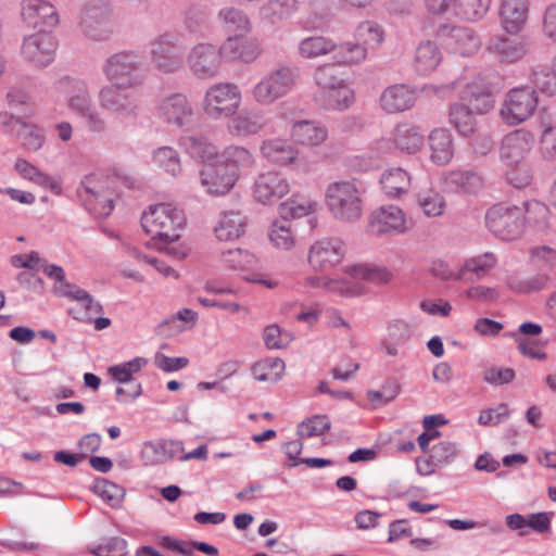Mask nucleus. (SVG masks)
I'll list each match as a JSON object with an SVG mask.
<instances>
[{
    "label": "nucleus",
    "instance_id": "nucleus-1",
    "mask_svg": "<svg viewBox=\"0 0 556 556\" xmlns=\"http://www.w3.org/2000/svg\"><path fill=\"white\" fill-rule=\"evenodd\" d=\"M53 91L65 99L66 108L83 121L88 131L92 134L106 131V121L97 109L86 80L63 76L54 81Z\"/></svg>",
    "mask_w": 556,
    "mask_h": 556
},
{
    "label": "nucleus",
    "instance_id": "nucleus-2",
    "mask_svg": "<svg viewBox=\"0 0 556 556\" xmlns=\"http://www.w3.org/2000/svg\"><path fill=\"white\" fill-rule=\"evenodd\" d=\"M364 193L356 179L336 180L326 187L325 203L336 219L355 222L363 214Z\"/></svg>",
    "mask_w": 556,
    "mask_h": 556
},
{
    "label": "nucleus",
    "instance_id": "nucleus-3",
    "mask_svg": "<svg viewBox=\"0 0 556 556\" xmlns=\"http://www.w3.org/2000/svg\"><path fill=\"white\" fill-rule=\"evenodd\" d=\"M299 76L300 70L296 66L281 65L271 70L252 88L253 101L261 106L274 104L295 87Z\"/></svg>",
    "mask_w": 556,
    "mask_h": 556
},
{
    "label": "nucleus",
    "instance_id": "nucleus-4",
    "mask_svg": "<svg viewBox=\"0 0 556 556\" xmlns=\"http://www.w3.org/2000/svg\"><path fill=\"white\" fill-rule=\"evenodd\" d=\"M144 231L157 241H176L178 230L185 225L184 213L172 204L161 203L150 207L141 217Z\"/></svg>",
    "mask_w": 556,
    "mask_h": 556
},
{
    "label": "nucleus",
    "instance_id": "nucleus-5",
    "mask_svg": "<svg viewBox=\"0 0 556 556\" xmlns=\"http://www.w3.org/2000/svg\"><path fill=\"white\" fill-rule=\"evenodd\" d=\"M485 224L495 237L506 241L516 240L525 230L523 208L517 205H493L485 214Z\"/></svg>",
    "mask_w": 556,
    "mask_h": 556
},
{
    "label": "nucleus",
    "instance_id": "nucleus-6",
    "mask_svg": "<svg viewBox=\"0 0 556 556\" xmlns=\"http://www.w3.org/2000/svg\"><path fill=\"white\" fill-rule=\"evenodd\" d=\"M538 104L539 98L533 88H513L504 97L500 116L508 126H517L533 115Z\"/></svg>",
    "mask_w": 556,
    "mask_h": 556
},
{
    "label": "nucleus",
    "instance_id": "nucleus-7",
    "mask_svg": "<svg viewBox=\"0 0 556 556\" xmlns=\"http://www.w3.org/2000/svg\"><path fill=\"white\" fill-rule=\"evenodd\" d=\"M142 64V58L135 51H119L110 55L103 63L102 71L112 84H123L126 87H138L141 78L137 74Z\"/></svg>",
    "mask_w": 556,
    "mask_h": 556
},
{
    "label": "nucleus",
    "instance_id": "nucleus-8",
    "mask_svg": "<svg viewBox=\"0 0 556 556\" xmlns=\"http://www.w3.org/2000/svg\"><path fill=\"white\" fill-rule=\"evenodd\" d=\"M240 88L231 83H220L210 87L204 97V112L213 117L232 116L241 103Z\"/></svg>",
    "mask_w": 556,
    "mask_h": 556
},
{
    "label": "nucleus",
    "instance_id": "nucleus-9",
    "mask_svg": "<svg viewBox=\"0 0 556 556\" xmlns=\"http://www.w3.org/2000/svg\"><path fill=\"white\" fill-rule=\"evenodd\" d=\"M79 25L87 37L93 40L106 39L115 29L112 8L102 0L88 3L81 13Z\"/></svg>",
    "mask_w": 556,
    "mask_h": 556
},
{
    "label": "nucleus",
    "instance_id": "nucleus-10",
    "mask_svg": "<svg viewBox=\"0 0 556 556\" xmlns=\"http://www.w3.org/2000/svg\"><path fill=\"white\" fill-rule=\"evenodd\" d=\"M469 104L456 102L450 106V122L464 137L472 136L476 131L477 119L475 114H485L492 108L490 98L484 92L472 96L469 99Z\"/></svg>",
    "mask_w": 556,
    "mask_h": 556
},
{
    "label": "nucleus",
    "instance_id": "nucleus-11",
    "mask_svg": "<svg viewBox=\"0 0 556 556\" xmlns=\"http://www.w3.org/2000/svg\"><path fill=\"white\" fill-rule=\"evenodd\" d=\"M132 88L112 83L103 86L98 93L100 106L118 117H135L138 111V100L131 91Z\"/></svg>",
    "mask_w": 556,
    "mask_h": 556
},
{
    "label": "nucleus",
    "instance_id": "nucleus-12",
    "mask_svg": "<svg viewBox=\"0 0 556 556\" xmlns=\"http://www.w3.org/2000/svg\"><path fill=\"white\" fill-rule=\"evenodd\" d=\"M150 59L154 67L165 74L178 71L182 64V54L176 38L170 34L157 36L150 45Z\"/></svg>",
    "mask_w": 556,
    "mask_h": 556
},
{
    "label": "nucleus",
    "instance_id": "nucleus-13",
    "mask_svg": "<svg viewBox=\"0 0 556 556\" xmlns=\"http://www.w3.org/2000/svg\"><path fill=\"white\" fill-rule=\"evenodd\" d=\"M245 33H239L227 37L219 46L223 60L228 62L252 63L263 53L258 39L245 37Z\"/></svg>",
    "mask_w": 556,
    "mask_h": 556
},
{
    "label": "nucleus",
    "instance_id": "nucleus-14",
    "mask_svg": "<svg viewBox=\"0 0 556 556\" xmlns=\"http://www.w3.org/2000/svg\"><path fill=\"white\" fill-rule=\"evenodd\" d=\"M21 16L24 23L39 34H46L59 24V14L54 5L46 0H23Z\"/></svg>",
    "mask_w": 556,
    "mask_h": 556
},
{
    "label": "nucleus",
    "instance_id": "nucleus-15",
    "mask_svg": "<svg viewBox=\"0 0 556 556\" xmlns=\"http://www.w3.org/2000/svg\"><path fill=\"white\" fill-rule=\"evenodd\" d=\"M345 253V244L341 240L323 238L311 245L308 264L315 270H328L340 264Z\"/></svg>",
    "mask_w": 556,
    "mask_h": 556
},
{
    "label": "nucleus",
    "instance_id": "nucleus-16",
    "mask_svg": "<svg viewBox=\"0 0 556 556\" xmlns=\"http://www.w3.org/2000/svg\"><path fill=\"white\" fill-rule=\"evenodd\" d=\"M223 60L219 48L207 42H200L192 47L188 54V65L190 71L202 79H211L215 77L220 67Z\"/></svg>",
    "mask_w": 556,
    "mask_h": 556
},
{
    "label": "nucleus",
    "instance_id": "nucleus-17",
    "mask_svg": "<svg viewBox=\"0 0 556 556\" xmlns=\"http://www.w3.org/2000/svg\"><path fill=\"white\" fill-rule=\"evenodd\" d=\"M369 228L376 235H402L408 231L409 223L402 208L384 205L370 214Z\"/></svg>",
    "mask_w": 556,
    "mask_h": 556
},
{
    "label": "nucleus",
    "instance_id": "nucleus-18",
    "mask_svg": "<svg viewBox=\"0 0 556 556\" xmlns=\"http://www.w3.org/2000/svg\"><path fill=\"white\" fill-rule=\"evenodd\" d=\"M534 146V136L526 129L510 131L502 139L500 147V159L506 164H520Z\"/></svg>",
    "mask_w": 556,
    "mask_h": 556
},
{
    "label": "nucleus",
    "instance_id": "nucleus-19",
    "mask_svg": "<svg viewBox=\"0 0 556 556\" xmlns=\"http://www.w3.org/2000/svg\"><path fill=\"white\" fill-rule=\"evenodd\" d=\"M437 37L455 53L462 55H470L480 47L479 37L467 27L441 24L437 29Z\"/></svg>",
    "mask_w": 556,
    "mask_h": 556
},
{
    "label": "nucleus",
    "instance_id": "nucleus-20",
    "mask_svg": "<svg viewBox=\"0 0 556 556\" xmlns=\"http://www.w3.org/2000/svg\"><path fill=\"white\" fill-rule=\"evenodd\" d=\"M290 192V182L277 172L260 174L253 186L254 199L263 204H274Z\"/></svg>",
    "mask_w": 556,
    "mask_h": 556
},
{
    "label": "nucleus",
    "instance_id": "nucleus-21",
    "mask_svg": "<svg viewBox=\"0 0 556 556\" xmlns=\"http://www.w3.org/2000/svg\"><path fill=\"white\" fill-rule=\"evenodd\" d=\"M193 115V109L182 93H172L165 97L159 105V116L165 123L176 126L188 124Z\"/></svg>",
    "mask_w": 556,
    "mask_h": 556
},
{
    "label": "nucleus",
    "instance_id": "nucleus-22",
    "mask_svg": "<svg viewBox=\"0 0 556 556\" xmlns=\"http://www.w3.org/2000/svg\"><path fill=\"white\" fill-rule=\"evenodd\" d=\"M233 173L219 162L205 165L200 172V182L210 194L220 195L229 192L236 184Z\"/></svg>",
    "mask_w": 556,
    "mask_h": 556
},
{
    "label": "nucleus",
    "instance_id": "nucleus-23",
    "mask_svg": "<svg viewBox=\"0 0 556 556\" xmlns=\"http://www.w3.org/2000/svg\"><path fill=\"white\" fill-rule=\"evenodd\" d=\"M55 46L47 34H37L27 37L22 46V54L36 66H47L54 59Z\"/></svg>",
    "mask_w": 556,
    "mask_h": 556
},
{
    "label": "nucleus",
    "instance_id": "nucleus-24",
    "mask_svg": "<svg viewBox=\"0 0 556 556\" xmlns=\"http://www.w3.org/2000/svg\"><path fill=\"white\" fill-rule=\"evenodd\" d=\"M315 83L318 86V90L314 94V101L319 106H333L338 102L331 101V90L336 87L345 84L339 75L338 70L333 64H323L315 70L314 73Z\"/></svg>",
    "mask_w": 556,
    "mask_h": 556
},
{
    "label": "nucleus",
    "instance_id": "nucleus-25",
    "mask_svg": "<svg viewBox=\"0 0 556 556\" xmlns=\"http://www.w3.org/2000/svg\"><path fill=\"white\" fill-rule=\"evenodd\" d=\"M60 292L61 296H67L77 302L79 307L71 308V313L77 320L91 323L92 317L102 311L100 303L96 302L87 291L74 285H63Z\"/></svg>",
    "mask_w": 556,
    "mask_h": 556
},
{
    "label": "nucleus",
    "instance_id": "nucleus-26",
    "mask_svg": "<svg viewBox=\"0 0 556 556\" xmlns=\"http://www.w3.org/2000/svg\"><path fill=\"white\" fill-rule=\"evenodd\" d=\"M260 152L269 163L278 166L292 165L299 156V150L282 138H269L262 141Z\"/></svg>",
    "mask_w": 556,
    "mask_h": 556
},
{
    "label": "nucleus",
    "instance_id": "nucleus-27",
    "mask_svg": "<svg viewBox=\"0 0 556 556\" xmlns=\"http://www.w3.org/2000/svg\"><path fill=\"white\" fill-rule=\"evenodd\" d=\"M266 127V119L260 112L242 110L229 119L227 129L230 135L247 138L261 134Z\"/></svg>",
    "mask_w": 556,
    "mask_h": 556
},
{
    "label": "nucleus",
    "instance_id": "nucleus-28",
    "mask_svg": "<svg viewBox=\"0 0 556 556\" xmlns=\"http://www.w3.org/2000/svg\"><path fill=\"white\" fill-rule=\"evenodd\" d=\"M488 49L500 60L511 63L527 55L529 43L523 38L496 36L489 41Z\"/></svg>",
    "mask_w": 556,
    "mask_h": 556
},
{
    "label": "nucleus",
    "instance_id": "nucleus-29",
    "mask_svg": "<svg viewBox=\"0 0 556 556\" xmlns=\"http://www.w3.org/2000/svg\"><path fill=\"white\" fill-rule=\"evenodd\" d=\"M528 0H503L500 9L501 25L508 34H518L528 18Z\"/></svg>",
    "mask_w": 556,
    "mask_h": 556
},
{
    "label": "nucleus",
    "instance_id": "nucleus-30",
    "mask_svg": "<svg viewBox=\"0 0 556 556\" xmlns=\"http://www.w3.org/2000/svg\"><path fill=\"white\" fill-rule=\"evenodd\" d=\"M416 100L414 90L406 85H392L380 96L381 108L388 113H399L410 109Z\"/></svg>",
    "mask_w": 556,
    "mask_h": 556
},
{
    "label": "nucleus",
    "instance_id": "nucleus-31",
    "mask_svg": "<svg viewBox=\"0 0 556 556\" xmlns=\"http://www.w3.org/2000/svg\"><path fill=\"white\" fill-rule=\"evenodd\" d=\"M291 137L301 146L318 147L326 141L328 130L317 122L304 119L292 124Z\"/></svg>",
    "mask_w": 556,
    "mask_h": 556
},
{
    "label": "nucleus",
    "instance_id": "nucleus-32",
    "mask_svg": "<svg viewBox=\"0 0 556 556\" xmlns=\"http://www.w3.org/2000/svg\"><path fill=\"white\" fill-rule=\"evenodd\" d=\"M182 446L179 442L159 440L144 442L141 448V457L149 464H162L173 459Z\"/></svg>",
    "mask_w": 556,
    "mask_h": 556
},
{
    "label": "nucleus",
    "instance_id": "nucleus-33",
    "mask_svg": "<svg viewBox=\"0 0 556 556\" xmlns=\"http://www.w3.org/2000/svg\"><path fill=\"white\" fill-rule=\"evenodd\" d=\"M220 159L219 163L233 173L236 180L241 172L252 168L255 162L253 153L248 148L235 144L226 147Z\"/></svg>",
    "mask_w": 556,
    "mask_h": 556
},
{
    "label": "nucleus",
    "instance_id": "nucleus-34",
    "mask_svg": "<svg viewBox=\"0 0 556 556\" xmlns=\"http://www.w3.org/2000/svg\"><path fill=\"white\" fill-rule=\"evenodd\" d=\"M496 264L493 253H483L465 261L457 270V278L465 282H475L481 279Z\"/></svg>",
    "mask_w": 556,
    "mask_h": 556
},
{
    "label": "nucleus",
    "instance_id": "nucleus-35",
    "mask_svg": "<svg viewBox=\"0 0 556 556\" xmlns=\"http://www.w3.org/2000/svg\"><path fill=\"white\" fill-rule=\"evenodd\" d=\"M431 160L438 165L447 164L454 154L452 135L447 129L437 128L429 135Z\"/></svg>",
    "mask_w": 556,
    "mask_h": 556
},
{
    "label": "nucleus",
    "instance_id": "nucleus-36",
    "mask_svg": "<svg viewBox=\"0 0 556 556\" xmlns=\"http://www.w3.org/2000/svg\"><path fill=\"white\" fill-rule=\"evenodd\" d=\"M523 223L538 232H544L551 225V211L548 206L538 200L523 203Z\"/></svg>",
    "mask_w": 556,
    "mask_h": 556
},
{
    "label": "nucleus",
    "instance_id": "nucleus-37",
    "mask_svg": "<svg viewBox=\"0 0 556 556\" xmlns=\"http://www.w3.org/2000/svg\"><path fill=\"white\" fill-rule=\"evenodd\" d=\"M442 60V53L437 45L430 40L419 43L414 58V67L421 74L426 75L437 68Z\"/></svg>",
    "mask_w": 556,
    "mask_h": 556
},
{
    "label": "nucleus",
    "instance_id": "nucleus-38",
    "mask_svg": "<svg viewBox=\"0 0 556 556\" xmlns=\"http://www.w3.org/2000/svg\"><path fill=\"white\" fill-rule=\"evenodd\" d=\"M245 228V218L240 212H226L214 228L217 239L229 241L238 239Z\"/></svg>",
    "mask_w": 556,
    "mask_h": 556
},
{
    "label": "nucleus",
    "instance_id": "nucleus-39",
    "mask_svg": "<svg viewBox=\"0 0 556 556\" xmlns=\"http://www.w3.org/2000/svg\"><path fill=\"white\" fill-rule=\"evenodd\" d=\"M220 263L229 270L245 273L257 267L258 258L247 250L231 249L220 254Z\"/></svg>",
    "mask_w": 556,
    "mask_h": 556
},
{
    "label": "nucleus",
    "instance_id": "nucleus-40",
    "mask_svg": "<svg viewBox=\"0 0 556 556\" xmlns=\"http://www.w3.org/2000/svg\"><path fill=\"white\" fill-rule=\"evenodd\" d=\"M393 142L403 152L416 153L424 144V136L415 126L397 125L393 130Z\"/></svg>",
    "mask_w": 556,
    "mask_h": 556
},
{
    "label": "nucleus",
    "instance_id": "nucleus-41",
    "mask_svg": "<svg viewBox=\"0 0 556 556\" xmlns=\"http://www.w3.org/2000/svg\"><path fill=\"white\" fill-rule=\"evenodd\" d=\"M448 185L463 191L464 193L476 194L480 192L485 185L484 177L475 170H454L446 178Z\"/></svg>",
    "mask_w": 556,
    "mask_h": 556
},
{
    "label": "nucleus",
    "instance_id": "nucleus-42",
    "mask_svg": "<svg viewBox=\"0 0 556 556\" xmlns=\"http://www.w3.org/2000/svg\"><path fill=\"white\" fill-rule=\"evenodd\" d=\"M338 45L326 36H309L299 43V54L304 59H316L333 53Z\"/></svg>",
    "mask_w": 556,
    "mask_h": 556
},
{
    "label": "nucleus",
    "instance_id": "nucleus-43",
    "mask_svg": "<svg viewBox=\"0 0 556 556\" xmlns=\"http://www.w3.org/2000/svg\"><path fill=\"white\" fill-rule=\"evenodd\" d=\"M112 190V180L108 176L91 174L83 179L78 193L86 204L88 202H94L96 197L103 195Z\"/></svg>",
    "mask_w": 556,
    "mask_h": 556
},
{
    "label": "nucleus",
    "instance_id": "nucleus-44",
    "mask_svg": "<svg viewBox=\"0 0 556 556\" xmlns=\"http://www.w3.org/2000/svg\"><path fill=\"white\" fill-rule=\"evenodd\" d=\"M380 184L389 197L395 198L408 190L410 176L403 168H391L382 174Z\"/></svg>",
    "mask_w": 556,
    "mask_h": 556
},
{
    "label": "nucleus",
    "instance_id": "nucleus-45",
    "mask_svg": "<svg viewBox=\"0 0 556 556\" xmlns=\"http://www.w3.org/2000/svg\"><path fill=\"white\" fill-rule=\"evenodd\" d=\"M14 169L21 177L40 187L50 189L52 191L59 189V185L48 174L41 172L38 167L25 159H17L14 163Z\"/></svg>",
    "mask_w": 556,
    "mask_h": 556
},
{
    "label": "nucleus",
    "instance_id": "nucleus-46",
    "mask_svg": "<svg viewBox=\"0 0 556 556\" xmlns=\"http://www.w3.org/2000/svg\"><path fill=\"white\" fill-rule=\"evenodd\" d=\"M285 362L280 358H266L257 362L252 367V374L255 380L260 382L275 383L279 381L285 374Z\"/></svg>",
    "mask_w": 556,
    "mask_h": 556
},
{
    "label": "nucleus",
    "instance_id": "nucleus-47",
    "mask_svg": "<svg viewBox=\"0 0 556 556\" xmlns=\"http://www.w3.org/2000/svg\"><path fill=\"white\" fill-rule=\"evenodd\" d=\"M299 9L298 0H269L262 8V15L275 23L289 18Z\"/></svg>",
    "mask_w": 556,
    "mask_h": 556
},
{
    "label": "nucleus",
    "instance_id": "nucleus-48",
    "mask_svg": "<svg viewBox=\"0 0 556 556\" xmlns=\"http://www.w3.org/2000/svg\"><path fill=\"white\" fill-rule=\"evenodd\" d=\"M268 237L273 245L279 250L289 251L295 245L291 223L286 219L274 222Z\"/></svg>",
    "mask_w": 556,
    "mask_h": 556
},
{
    "label": "nucleus",
    "instance_id": "nucleus-49",
    "mask_svg": "<svg viewBox=\"0 0 556 556\" xmlns=\"http://www.w3.org/2000/svg\"><path fill=\"white\" fill-rule=\"evenodd\" d=\"M417 204L428 217L441 216L446 207L444 197L432 189L419 192L417 195Z\"/></svg>",
    "mask_w": 556,
    "mask_h": 556
},
{
    "label": "nucleus",
    "instance_id": "nucleus-50",
    "mask_svg": "<svg viewBox=\"0 0 556 556\" xmlns=\"http://www.w3.org/2000/svg\"><path fill=\"white\" fill-rule=\"evenodd\" d=\"M181 144L192 157L203 161L213 159L217 153L215 146L201 136L184 137Z\"/></svg>",
    "mask_w": 556,
    "mask_h": 556
},
{
    "label": "nucleus",
    "instance_id": "nucleus-51",
    "mask_svg": "<svg viewBox=\"0 0 556 556\" xmlns=\"http://www.w3.org/2000/svg\"><path fill=\"white\" fill-rule=\"evenodd\" d=\"M334 53V56L341 64L352 65L366 60L367 48L364 45H361L357 40L355 42L348 41L338 45Z\"/></svg>",
    "mask_w": 556,
    "mask_h": 556
},
{
    "label": "nucleus",
    "instance_id": "nucleus-52",
    "mask_svg": "<svg viewBox=\"0 0 556 556\" xmlns=\"http://www.w3.org/2000/svg\"><path fill=\"white\" fill-rule=\"evenodd\" d=\"M317 206V202L308 200L299 202L295 198H292L280 204L279 213L282 219L289 220V218L308 216L316 211Z\"/></svg>",
    "mask_w": 556,
    "mask_h": 556
},
{
    "label": "nucleus",
    "instance_id": "nucleus-53",
    "mask_svg": "<svg viewBox=\"0 0 556 556\" xmlns=\"http://www.w3.org/2000/svg\"><path fill=\"white\" fill-rule=\"evenodd\" d=\"M93 491L103 501H105L110 506L114 508L119 507L122 505L123 498L125 496L124 488L106 479L97 480L93 485Z\"/></svg>",
    "mask_w": 556,
    "mask_h": 556
},
{
    "label": "nucleus",
    "instance_id": "nucleus-54",
    "mask_svg": "<svg viewBox=\"0 0 556 556\" xmlns=\"http://www.w3.org/2000/svg\"><path fill=\"white\" fill-rule=\"evenodd\" d=\"M348 273L354 280H366L379 285L388 283L392 279V274L389 270L366 265L350 267Z\"/></svg>",
    "mask_w": 556,
    "mask_h": 556
},
{
    "label": "nucleus",
    "instance_id": "nucleus-55",
    "mask_svg": "<svg viewBox=\"0 0 556 556\" xmlns=\"http://www.w3.org/2000/svg\"><path fill=\"white\" fill-rule=\"evenodd\" d=\"M17 138L22 147L31 152L38 151L45 143V135L42 130L34 125L20 123Z\"/></svg>",
    "mask_w": 556,
    "mask_h": 556
},
{
    "label": "nucleus",
    "instance_id": "nucleus-56",
    "mask_svg": "<svg viewBox=\"0 0 556 556\" xmlns=\"http://www.w3.org/2000/svg\"><path fill=\"white\" fill-rule=\"evenodd\" d=\"M154 163L164 168L172 176H177L180 170V159L178 153L170 147H162L153 152Z\"/></svg>",
    "mask_w": 556,
    "mask_h": 556
},
{
    "label": "nucleus",
    "instance_id": "nucleus-57",
    "mask_svg": "<svg viewBox=\"0 0 556 556\" xmlns=\"http://www.w3.org/2000/svg\"><path fill=\"white\" fill-rule=\"evenodd\" d=\"M355 38L367 48L368 46L379 45L383 39V33L377 24L367 21L357 26Z\"/></svg>",
    "mask_w": 556,
    "mask_h": 556
},
{
    "label": "nucleus",
    "instance_id": "nucleus-58",
    "mask_svg": "<svg viewBox=\"0 0 556 556\" xmlns=\"http://www.w3.org/2000/svg\"><path fill=\"white\" fill-rule=\"evenodd\" d=\"M331 424L326 415H316L299 425L298 432L301 437L311 438L326 433Z\"/></svg>",
    "mask_w": 556,
    "mask_h": 556
},
{
    "label": "nucleus",
    "instance_id": "nucleus-59",
    "mask_svg": "<svg viewBox=\"0 0 556 556\" xmlns=\"http://www.w3.org/2000/svg\"><path fill=\"white\" fill-rule=\"evenodd\" d=\"M507 166L506 178L510 185L521 189L531 184L533 175L530 166L526 162Z\"/></svg>",
    "mask_w": 556,
    "mask_h": 556
},
{
    "label": "nucleus",
    "instance_id": "nucleus-60",
    "mask_svg": "<svg viewBox=\"0 0 556 556\" xmlns=\"http://www.w3.org/2000/svg\"><path fill=\"white\" fill-rule=\"evenodd\" d=\"M263 339L268 349H283L293 337L288 331H282L278 325H269L264 329Z\"/></svg>",
    "mask_w": 556,
    "mask_h": 556
},
{
    "label": "nucleus",
    "instance_id": "nucleus-61",
    "mask_svg": "<svg viewBox=\"0 0 556 556\" xmlns=\"http://www.w3.org/2000/svg\"><path fill=\"white\" fill-rule=\"evenodd\" d=\"M533 85L546 94H553L556 91V73L549 72L545 67H536L531 75Z\"/></svg>",
    "mask_w": 556,
    "mask_h": 556
},
{
    "label": "nucleus",
    "instance_id": "nucleus-62",
    "mask_svg": "<svg viewBox=\"0 0 556 556\" xmlns=\"http://www.w3.org/2000/svg\"><path fill=\"white\" fill-rule=\"evenodd\" d=\"M491 0H458L457 8L470 21L481 18L489 10Z\"/></svg>",
    "mask_w": 556,
    "mask_h": 556
},
{
    "label": "nucleus",
    "instance_id": "nucleus-63",
    "mask_svg": "<svg viewBox=\"0 0 556 556\" xmlns=\"http://www.w3.org/2000/svg\"><path fill=\"white\" fill-rule=\"evenodd\" d=\"M540 152L544 160L556 161V125L547 126L542 131Z\"/></svg>",
    "mask_w": 556,
    "mask_h": 556
},
{
    "label": "nucleus",
    "instance_id": "nucleus-64",
    "mask_svg": "<svg viewBox=\"0 0 556 556\" xmlns=\"http://www.w3.org/2000/svg\"><path fill=\"white\" fill-rule=\"evenodd\" d=\"M531 262L542 268L556 265V249L549 245L534 247L530 251Z\"/></svg>",
    "mask_w": 556,
    "mask_h": 556
}]
</instances>
